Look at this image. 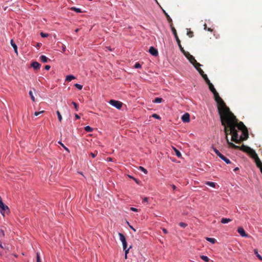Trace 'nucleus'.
<instances>
[{
	"instance_id": "f257e3e1",
	"label": "nucleus",
	"mask_w": 262,
	"mask_h": 262,
	"mask_svg": "<svg viewBox=\"0 0 262 262\" xmlns=\"http://www.w3.org/2000/svg\"><path fill=\"white\" fill-rule=\"evenodd\" d=\"M222 125L224 126V132L226 135V140L229 146L234 149H239L244 152L245 150L242 149L243 146H241L236 145L233 143L229 141L228 135H232L231 141L236 143L239 144L242 141L241 137H239L236 127L238 128V120L234 114L230 111V109L226 112L219 114Z\"/></svg>"
},
{
	"instance_id": "f03ea898",
	"label": "nucleus",
	"mask_w": 262,
	"mask_h": 262,
	"mask_svg": "<svg viewBox=\"0 0 262 262\" xmlns=\"http://www.w3.org/2000/svg\"><path fill=\"white\" fill-rule=\"evenodd\" d=\"M207 84L208 85L210 91L213 94L214 100L217 103L219 114H220L224 112H226L229 110V108L226 106L224 101L220 97L219 93L216 92L212 83L210 81L209 82L207 83Z\"/></svg>"
},
{
	"instance_id": "7ed1b4c3",
	"label": "nucleus",
	"mask_w": 262,
	"mask_h": 262,
	"mask_svg": "<svg viewBox=\"0 0 262 262\" xmlns=\"http://www.w3.org/2000/svg\"><path fill=\"white\" fill-rule=\"evenodd\" d=\"M238 129L242 131V134L240 136L242 141L247 140L249 137V134L247 128L242 122H238Z\"/></svg>"
},
{
	"instance_id": "20e7f679",
	"label": "nucleus",
	"mask_w": 262,
	"mask_h": 262,
	"mask_svg": "<svg viewBox=\"0 0 262 262\" xmlns=\"http://www.w3.org/2000/svg\"><path fill=\"white\" fill-rule=\"evenodd\" d=\"M170 28H171V31L172 32V33L173 34L174 37H175V38L177 40V42L178 43V45L180 48V49L181 50V51L183 53H184V49H183V48L182 47V45L181 44V41L179 39V37L178 36V34H177V31L176 30V29L174 28L173 26H172V24L170 25Z\"/></svg>"
},
{
	"instance_id": "39448f33",
	"label": "nucleus",
	"mask_w": 262,
	"mask_h": 262,
	"mask_svg": "<svg viewBox=\"0 0 262 262\" xmlns=\"http://www.w3.org/2000/svg\"><path fill=\"white\" fill-rule=\"evenodd\" d=\"M9 212V207L3 202L2 199L0 196V212L4 216L5 212Z\"/></svg>"
},
{
	"instance_id": "423d86ee",
	"label": "nucleus",
	"mask_w": 262,
	"mask_h": 262,
	"mask_svg": "<svg viewBox=\"0 0 262 262\" xmlns=\"http://www.w3.org/2000/svg\"><path fill=\"white\" fill-rule=\"evenodd\" d=\"M213 150L221 159H222L226 162V163L230 164L231 163L230 160L226 158L223 155L220 153V151L217 149L213 148Z\"/></svg>"
},
{
	"instance_id": "0eeeda50",
	"label": "nucleus",
	"mask_w": 262,
	"mask_h": 262,
	"mask_svg": "<svg viewBox=\"0 0 262 262\" xmlns=\"http://www.w3.org/2000/svg\"><path fill=\"white\" fill-rule=\"evenodd\" d=\"M110 104L119 110L122 107L123 104L121 102L115 100H111Z\"/></svg>"
},
{
	"instance_id": "6e6552de",
	"label": "nucleus",
	"mask_w": 262,
	"mask_h": 262,
	"mask_svg": "<svg viewBox=\"0 0 262 262\" xmlns=\"http://www.w3.org/2000/svg\"><path fill=\"white\" fill-rule=\"evenodd\" d=\"M118 234L120 237V240L121 241L122 243L123 250H125V249L127 248V242L126 241L125 237L121 233H119Z\"/></svg>"
},
{
	"instance_id": "1a4fd4ad",
	"label": "nucleus",
	"mask_w": 262,
	"mask_h": 262,
	"mask_svg": "<svg viewBox=\"0 0 262 262\" xmlns=\"http://www.w3.org/2000/svg\"><path fill=\"white\" fill-rule=\"evenodd\" d=\"M183 53L189 60V61L191 62V63L194 64V63L196 62V60L195 59L194 57L192 55H191L189 52L186 53L185 51H184V53Z\"/></svg>"
},
{
	"instance_id": "9d476101",
	"label": "nucleus",
	"mask_w": 262,
	"mask_h": 262,
	"mask_svg": "<svg viewBox=\"0 0 262 262\" xmlns=\"http://www.w3.org/2000/svg\"><path fill=\"white\" fill-rule=\"evenodd\" d=\"M238 233L243 237H248V234L245 232L244 229L242 227H238L237 229Z\"/></svg>"
},
{
	"instance_id": "9b49d317",
	"label": "nucleus",
	"mask_w": 262,
	"mask_h": 262,
	"mask_svg": "<svg viewBox=\"0 0 262 262\" xmlns=\"http://www.w3.org/2000/svg\"><path fill=\"white\" fill-rule=\"evenodd\" d=\"M149 52L154 56H157L158 55V50L153 47H150Z\"/></svg>"
},
{
	"instance_id": "f8f14e48",
	"label": "nucleus",
	"mask_w": 262,
	"mask_h": 262,
	"mask_svg": "<svg viewBox=\"0 0 262 262\" xmlns=\"http://www.w3.org/2000/svg\"><path fill=\"white\" fill-rule=\"evenodd\" d=\"M182 120L184 122H188L190 121V116L188 113L184 114L182 117Z\"/></svg>"
},
{
	"instance_id": "ddd939ff",
	"label": "nucleus",
	"mask_w": 262,
	"mask_h": 262,
	"mask_svg": "<svg viewBox=\"0 0 262 262\" xmlns=\"http://www.w3.org/2000/svg\"><path fill=\"white\" fill-rule=\"evenodd\" d=\"M40 66L41 64L37 61H34L31 63V67H33L35 70L39 69Z\"/></svg>"
},
{
	"instance_id": "4468645a",
	"label": "nucleus",
	"mask_w": 262,
	"mask_h": 262,
	"mask_svg": "<svg viewBox=\"0 0 262 262\" xmlns=\"http://www.w3.org/2000/svg\"><path fill=\"white\" fill-rule=\"evenodd\" d=\"M163 12L165 14V16H166V17L167 18V19L168 23L170 24V26L172 24V26H173L172 19L170 18L169 15L165 12V11L163 10Z\"/></svg>"
},
{
	"instance_id": "2eb2a0df",
	"label": "nucleus",
	"mask_w": 262,
	"mask_h": 262,
	"mask_svg": "<svg viewBox=\"0 0 262 262\" xmlns=\"http://www.w3.org/2000/svg\"><path fill=\"white\" fill-rule=\"evenodd\" d=\"M10 43H11L12 47L13 48L15 52L16 53V54H18L17 47L16 45L15 44V43L14 42L13 39L11 40Z\"/></svg>"
},
{
	"instance_id": "dca6fc26",
	"label": "nucleus",
	"mask_w": 262,
	"mask_h": 262,
	"mask_svg": "<svg viewBox=\"0 0 262 262\" xmlns=\"http://www.w3.org/2000/svg\"><path fill=\"white\" fill-rule=\"evenodd\" d=\"M40 59L43 63L47 62L49 60H50V59L45 55L40 56Z\"/></svg>"
},
{
	"instance_id": "f3484780",
	"label": "nucleus",
	"mask_w": 262,
	"mask_h": 262,
	"mask_svg": "<svg viewBox=\"0 0 262 262\" xmlns=\"http://www.w3.org/2000/svg\"><path fill=\"white\" fill-rule=\"evenodd\" d=\"M5 236V233H4V231L2 230V229H0V239H2L3 238H4ZM0 247L2 249L4 248L2 243L0 242Z\"/></svg>"
},
{
	"instance_id": "a211bd4d",
	"label": "nucleus",
	"mask_w": 262,
	"mask_h": 262,
	"mask_svg": "<svg viewBox=\"0 0 262 262\" xmlns=\"http://www.w3.org/2000/svg\"><path fill=\"white\" fill-rule=\"evenodd\" d=\"M205 184L211 187H213V188H215V186H216V183H214V182H209V181H207V182H205Z\"/></svg>"
},
{
	"instance_id": "6ab92c4d",
	"label": "nucleus",
	"mask_w": 262,
	"mask_h": 262,
	"mask_svg": "<svg viewBox=\"0 0 262 262\" xmlns=\"http://www.w3.org/2000/svg\"><path fill=\"white\" fill-rule=\"evenodd\" d=\"M75 79V77L74 76L70 75H68L66 77V81H67L68 82H70V81H71V80H72L73 79Z\"/></svg>"
},
{
	"instance_id": "aec40b11",
	"label": "nucleus",
	"mask_w": 262,
	"mask_h": 262,
	"mask_svg": "<svg viewBox=\"0 0 262 262\" xmlns=\"http://www.w3.org/2000/svg\"><path fill=\"white\" fill-rule=\"evenodd\" d=\"M230 221H231V220L230 219L222 218L221 221V222L222 224H226L228 223V222H230Z\"/></svg>"
},
{
	"instance_id": "412c9836",
	"label": "nucleus",
	"mask_w": 262,
	"mask_h": 262,
	"mask_svg": "<svg viewBox=\"0 0 262 262\" xmlns=\"http://www.w3.org/2000/svg\"><path fill=\"white\" fill-rule=\"evenodd\" d=\"M174 151H175V153H176V156L178 157V158H180L181 157L182 155H181V154L180 152V151L179 150H178L177 148H176L175 147H173Z\"/></svg>"
},
{
	"instance_id": "4be33fe9",
	"label": "nucleus",
	"mask_w": 262,
	"mask_h": 262,
	"mask_svg": "<svg viewBox=\"0 0 262 262\" xmlns=\"http://www.w3.org/2000/svg\"><path fill=\"white\" fill-rule=\"evenodd\" d=\"M254 254L256 255L257 257L260 260H262V256L259 255L258 253V251L257 249H254Z\"/></svg>"
},
{
	"instance_id": "5701e85b",
	"label": "nucleus",
	"mask_w": 262,
	"mask_h": 262,
	"mask_svg": "<svg viewBox=\"0 0 262 262\" xmlns=\"http://www.w3.org/2000/svg\"><path fill=\"white\" fill-rule=\"evenodd\" d=\"M206 240L212 244H214L216 242V239L214 238L207 237Z\"/></svg>"
},
{
	"instance_id": "b1692460",
	"label": "nucleus",
	"mask_w": 262,
	"mask_h": 262,
	"mask_svg": "<svg viewBox=\"0 0 262 262\" xmlns=\"http://www.w3.org/2000/svg\"><path fill=\"white\" fill-rule=\"evenodd\" d=\"M162 101H163V99L162 98L157 97V98H156L154 99V100L153 101V102H154V103H161V102H162Z\"/></svg>"
},
{
	"instance_id": "393cba45",
	"label": "nucleus",
	"mask_w": 262,
	"mask_h": 262,
	"mask_svg": "<svg viewBox=\"0 0 262 262\" xmlns=\"http://www.w3.org/2000/svg\"><path fill=\"white\" fill-rule=\"evenodd\" d=\"M187 35L189 37H192L193 36V32L192 31H190V29H187Z\"/></svg>"
},
{
	"instance_id": "a878e982",
	"label": "nucleus",
	"mask_w": 262,
	"mask_h": 262,
	"mask_svg": "<svg viewBox=\"0 0 262 262\" xmlns=\"http://www.w3.org/2000/svg\"><path fill=\"white\" fill-rule=\"evenodd\" d=\"M72 10H73L77 13H81L82 12L81 9L80 8H76V7H72L71 8Z\"/></svg>"
},
{
	"instance_id": "bb28decb",
	"label": "nucleus",
	"mask_w": 262,
	"mask_h": 262,
	"mask_svg": "<svg viewBox=\"0 0 262 262\" xmlns=\"http://www.w3.org/2000/svg\"><path fill=\"white\" fill-rule=\"evenodd\" d=\"M201 258L202 260H204L205 261H206V262H208V261H209V258H208L207 256H205V255H201Z\"/></svg>"
},
{
	"instance_id": "cd10ccee",
	"label": "nucleus",
	"mask_w": 262,
	"mask_h": 262,
	"mask_svg": "<svg viewBox=\"0 0 262 262\" xmlns=\"http://www.w3.org/2000/svg\"><path fill=\"white\" fill-rule=\"evenodd\" d=\"M202 77L203 78V79L205 80V82L207 83H208L210 82V80H209V79L207 77V76L206 74H204V75H203L202 76Z\"/></svg>"
},
{
	"instance_id": "c85d7f7f",
	"label": "nucleus",
	"mask_w": 262,
	"mask_h": 262,
	"mask_svg": "<svg viewBox=\"0 0 262 262\" xmlns=\"http://www.w3.org/2000/svg\"><path fill=\"white\" fill-rule=\"evenodd\" d=\"M56 113H57V115L58 116V120L59 121V122H61L62 118L61 115L60 114V113L59 112V111H57L56 112Z\"/></svg>"
},
{
	"instance_id": "c756f323",
	"label": "nucleus",
	"mask_w": 262,
	"mask_h": 262,
	"mask_svg": "<svg viewBox=\"0 0 262 262\" xmlns=\"http://www.w3.org/2000/svg\"><path fill=\"white\" fill-rule=\"evenodd\" d=\"M29 95H30L32 100L33 102H35V97H34V96L33 95V92L32 91H30V92H29Z\"/></svg>"
},
{
	"instance_id": "7c9ffc66",
	"label": "nucleus",
	"mask_w": 262,
	"mask_h": 262,
	"mask_svg": "<svg viewBox=\"0 0 262 262\" xmlns=\"http://www.w3.org/2000/svg\"><path fill=\"white\" fill-rule=\"evenodd\" d=\"M84 129L87 132H91L93 130V129L92 127H91L90 126H85L84 127Z\"/></svg>"
},
{
	"instance_id": "2f4dec72",
	"label": "nucleus",
	"mask_w": 262,
	"mask_h": 262,
	"mask_svg": "<svg viewBox=\"0 0 262 262\" xmlns=\"http://www.w3.org/2000/svg\"><path fill=\"white\" fill-rule=\"evenodd\" d=\"M193 65L196 69L200 68V67L201 66V64L200 63H199V62H198L196 61V62L194 63V64H193Z\"/></svg>"
},
{
	"instance_id": "473e14b6",
	"label": "nucleus",
	"mask_w": 262,
	"mask_h": 262,
	"mask_svg": "<svg viewBox=\"0 0 262 262\" xmlns=\"http://www.w3.org/2000/svg\"><path fill=\"white\" fill-rule=\"evenodd\" d=\"M131 248H132V246H130L129 247V248H128V249H127V248H126V249H125V250H124L125 251V258H127V253H128V252H129V249H130Z\"/></svg>"
},
{
	"instance_id": "72a5a7b5",
	"label": "nucleus",
	"mask_w": 262,
	"mask_h": 262,
	"mask_svg": "<svg viewBox=\"0 0 262 262\" xmlns=\"http://www.w3.org/2000/svg\"><path fill=\"white\" fill-rule=\"evenodd\" d=\"M74 86L79 90H81L82 89L83 86L79 84L76 83L74 85Z\"/></svg>"
},
{
	"instance_id": "f704fd0d",
	"label": "nucleus",
	"mask_w": 262,
	"mask_h": 262,
	"mask_svg": "<svg viewBox=\"0 0 262 262\" xmlns=\"http://www.w3.org/2000/svg\"><path fill=\"white\" fill-rule=\"evenodd\" d=\"M139 169L142 171H143L144 173L146 174L147 173V170L144 168V167H142V166H140L139 167Z\"/></svg>"
},
{
	"instance_id": "c9c22d12",
	"label": "nucleus",
	"mask_w": 262,
	"mask_h": 262,
	"mask_svg": "<svg viewBox=\"0 0 262 262\" xmlns=\"http://www.w3.org/2000/svg\"><path fill=\"white\" fill-rule=\"evenodd\" d=\"M179 225H180L181 227H182V228H185L186 227H187V224H186V223H183V222H181V223H179Z\"/></svg>"
},
{
	"instance_id": "e433bc0d",
	"label": "nucleus",
	"mask_w": 262,
	"mask_h": 262,
	"mask_svg": "<svg viewBox=\"0 0 262 262\" xmlns=\"http://www.w3.org/2000/svg\"><path fill=\"white\" fill-rule=\"evenodd\" d=\"M72 104L74 106L76 111H77L78 110V104L75 102H72Z\"/></svg>"
},
{
	"instance_id": "4c0bfd02",
	"label": "nucleus",
	"mask_w": 262,
	"mask_h": 262,
	"mask_svg": "<svg viewBox=\"0 0 262 262\" xmlns=\"http://www.w3.org/2000/svg\"><path fill=\"white\" fill-rule=\"evenodd\" d=\"M152 117L154 118H156V119H161V117H160V116H159L158 115L156 114H154L152 115Z\"/></svg>"
},
{
	"instance_id": "58836bf2",
	"label": "nucleus",
	"mask_w": 262,
	"mask_h": 262,
	"mask_svg": "<svg viewBox=\"0 0 262 262\" xmlns=\"http://www.w3.org/2000/svg\"><path fill=\"white\" fill-rule=\"evenodd\" d=\"M196 70L199 72V73L201 74V76H202L203 75H204L205 74L204 71L200 68Z\"/></svg>"
},
{
	"instance_id": "ea45409f",
	"label": "nucleus",
	"mask_w": 262,
	"mask_h": 262,
	"mask_svg": "<svg viewBox=\"0 0 262 262\" xmlns=\"http://www.w3.org/2000/svg\"><path fill=\"white\" fill-rule=\"evenodd\" d=\"M141 67V66L139 62L136 63L134 66V68L136 69L140 68Z\"/></svg>"
},
{
	"instance_id": "a19ab883",
	"label": "nucleus",
	"mask_w": 262,
	"mask_h": 262,
	"mask_svg": "<svg viewBox=\"0 0 262 262\" xmlns=\"http://www.w3.org/2000/svg\"><path fill=\"white\" fill-rule=\"evenodd\" d=\"M43 112H44V111H40V112H35L34 113V116H38L39 115H40V114H41L43 113Z\"/></svg>"
},
{
	"instance_id": "79ce46f5",
	"label": "nucleus",
	"mask_w": 262,
	"mask_h": 262,
	"mask_svg": "<svg viewBox=\"0 0 262 262\" xmlns=\"http://www.w3.org/2000/svg\"><path fill=\"white\" fill-rule=\"evenodd\" d=\"M40 35L42 37H47L49 36V34L47 33H44L43 32H41Z\"/></svg>"
},
{
	"instance_id": "37998d69",
	"label": "nucleus",
	"mask_w": 262,
	"mask_h": 262,
	"mask_svg": "<svg viewBox=\"0 0 262 262\" xmlns=\"http://www.w3.org/2000/svg\"><path fill=\"white\" fill-rule=\"evenodd\" d=\"M67 151H68V152H70L69 149L68 148H67L61 142H58Z\"/></svg>"
},
{
	"instance_id": "c03bdc74",
	"label": "nucleus",
	"mask_w": 262,
	"mask_h": 262,
	"mask_svg": "<svg viewBox=\"0 0 262 262\" xmlns=\"http://www.w3.org/2000/svg\"><path fill=\"white\" fill-rule=\"evenodd\" d=\"M97 153H98V152H97V151H96V152H94V153H93V152H91V153L90 154V155H91V156L94 158H95V157L96 156V155H97Z\"/></svg>"
},
{
	"instance_id": "a18cd8bd",
	"label": "nucleus",
	"mask_w": 262,
	"mask_h": 262,
	"mask_svg": "<svg viewBox=\"0 0 262 262\" xmlns=\"http://www.w3.org/2000/svg\"><path fill=\"white\" fill-rule=\"evenodd\" d=\"M36 261L37 260H41L40 259V256H39V254L38 253H37V255H36Z\"/></svg>"
},
{
	"instance_id": "49530a36",
	"label": "nucleus",
	"mask_w": 262,
	"mask_h": 262,
	"mask_svg": "<svg viewBox=\"0 0 262 262\" xmlns=\"http://www.w3.org/2000/svg\"><path fill=\"white\" fill-rule=\"evenodd\" d=\"M130 210L133 211H135V212H137L138 211V209L136 208H134V207H131L130 208Z\"/></svg>"
},
{
	"instance_id": "de8ad7c7",
	"label": "nucleus",
	"mask_w": 262,
	"mask_h": 262,
	"mask_svg": "<svg viewBox=\"0 0 262 262\" xmlns=\"http://www.w3.org/2000/svg\"><path fill=\"white\" fill-rule=\"evenodd\" d=\"M45 69L46 70H49L50 69V66L49 65H46L45 67Z\"/></svg>"
},
{
	"instance_id": "09e8293b",
	"label": "nucleus",
	"mask_w": 262,
	"mask_h": 262,
	"mask_svg": "<svg viewBox=\"0 0 262 262\" xmlns=\"http://www.w3.org/2000/svg\"><path fill=\"white\" fill-rule=\"evenodd\" d=\"M130 177L131 178H132L134 180H135V182H136L137 183L139 184V181H138L136 179H135V178H133V177Z\"/></svg>"
},
{
	"instance_id": "8fccbe9b",
	"label": "nucleus",
	"mask_w": 262,
	"mask_h": 262,
	"mask_svg": "<svg viewBox=\"0 0 262 262\" xmlns=\"http://www.w3.org/2000/svg\"><path fill=\"white\" fill-rule=\"evenodd\" d=\"M162 230H163V232H164V233H165V234H167V233H168V232H167V230H166V229H165V228H163V229H162Z\"/></svg>"
},
{
	"instance_id": "3c124183",
	"label": "nucleus",
	"mask_w": 262,
	"mask_h": 262,
	"mask_svg": "<svg viewBox=\"0 0 262 262\" xmlns=\"http://www.w3.org/2000/svg\"><path fill=\"white\" fill-rule=\"evenodd\" d=\"M75 118L77 119H79L80 118V116L78 115V114H75Z\"/></svg>"
},
{
	"instance_id": "603ef678",
	"label": "nucleus",
	"mask_w": 262,
	"mask_h": 262,
	"mask_svg": "<svg viewBox=\"0 0 262 262\" xmlns=\"http://www.w3.org/2000/svg\"><path fill=\"white\" fill-rule=\"evenodd\" d=\"M66 48L65 46L62 47V51L64 52L66 51Z\"/></svg>"
},
{
	"instance_id": "864d4df0",
	"label": "nucleus",
	"mask_w": 262,
	"mask_h": 262,
	"mask_svg": "<svg viewBox=\"0 0 262 262\" xmlns=\"http://www.w3.org/2000/svg\"><path fill=\"white\" fill-rule=\"evenodd\" d=\"M148 198H144L143 200V202H147Z\"/></svg>"
},
{
	"instance_id": "5fc2aeb1",
	"label": "nucleus",
	"mask_w": 262,
	"mask_h": 262,
	"mask_svg": "<svg viewBox=\"0 0 262 262\" xmlns=\"http://www.w3.org/2000/svg\"><path fill=\"white\" fill-rule=\"evenodd\" d=\"M171 186H172V189H173V190H175V189H176V186L174 185H171Z\"/></svg>"
},
{
	"instance_id": "6e6d98bb",
	"label": "nucleus",
	"mask_w": 262,
	"mask_h": 262,
	"mask_svg": "<svg viewBox=\"0 0 262 262\" xmlns=\"http://www.w3.org/2000/svg\"><path fill=\"white\" fill-rule=\"evenodd\" d=\"M207 30H208V31L211 32H212V31H213V30H212V29L210 28H208V29H207Z\"/></svg>"
},
{
	"instance_id": "4d7b16f0",
	"label": "nucleus",
	"mask_w": 262,
	"mask_h": 262,
	"mask_svg": "<svg viewBox=\"0 0 262 262\" xmlns=\"http://www.w3.org/2000/svg\"><path fill=\"white\" fill-rule=\"evenodd\" d=\"M129 227L133 230H134L135 232L136 231V229L134 228L132 226H129Z\"/></svg>"
},
{
	"instance_id": "13d9d810",
	"label": "nucleus",
	"mask_w": 262,
	"mask_h": 262,
	"mask_svg": "<svg viewBox=\"0 0 262 262\" xmlns=\"http://www.w3.org/2000/svg\"><path fill=\"white\" fill-rule=\"evenodd\" d=\"M238 169H239V168H238V167H236V168H235L234 169V171H236L238 170Z\"/></svg>"
},
{
	"instance_id": "bf43d9fd",
	"label": "nucleus",
	"mask_w": 262,
	"mask_h": 262,
	"mask_svg": "<svg viewBox=\"0 0 262 262\" xmlns=\"http://www.w3.org/2000/svg\"><path fill=\"white\" fill-rule=\"evenodd\" d=\"M40 46H41V44H40V43H37V47H38V48H39V47H40Z\"/></svg>"
},
{
	"instance_id": "052dcab7",
	"label": "nucleus",
	"mask_w": 262,
	"mask_h": 262,
	"mask_svg": "<svg viewBox=\"0 0 262 262\" xmlns=\"http://www.w3.org/2000/svg\"><path fill=\"white\" fill-rule=\"evenodd\" d=\"M78 31H79V29H77L75 30V31L76 33H77L78 32Z\"/></svg>"
},
{
	"instance_id": "680f3d73",
	"label": "nucleus",
	"mask_w": 262,
	"mask_h": 262,
	"mask_svg": "<svg viewBox=\"0 0 262 262\" xmlns=\"http://www.w3.org/2000/svg\"><path fill=\"white\" fill-rule=\"evenodd\" d=\"M107 48L108 49V50H109L112 51V50H111V49L110 48V47H108V48Z\"/></svg>"
},
{
	"instance_id": "e2e57ef3",
	"label": "nucleus",
	"mask_w": 262,
	"mask_h": 262,
	"mask_svg": "<svg viewBox=\"0 0 262 262\" xmlns=\"http://www.w3.org/2000/svg\"><path fill=\"white\" fill-rule=\"evenodd\" d=\"M36 262H41V260H37V261H36Z\"/></svg>"
},
{
	"instance_id": "0e129e2a",
	"label": "nucleus",
	"mask_w": 262,
	"mask_h": 262,
	"mask_svg": "<svg viewBox=\"0 0 262 262\" xmlns=\"http://www.w3.org/2000/svg\"><path fill=\"white\" fill-rule=\"evenodd\" d=\"M204 27H205V29H206V24L204 25Z\"/></svg>"
},
{
	"instance_id": "69168bd1",
	"label": "nucleus",
	"mask_w": 262,
	"mask_h": 262,
	"mask_svg": "<svg viewBox=\"0 0 262 262\" xmlns=\"http://www.w3.org/2000/svg\"><path fill=\"white\" fill-rule=\"evenodd\" d=\"M108 159H109V161H111L112 160L111 158H109Z\"/></svg>"
},
{
	"instance_id": "338daca9",
	"label": "nucleus",
	"mask_w": 262,
	"mask_h": 262,
	"mask_svg": "<svg viewBox=\"0 0 262 262\" xmlns=\"http://www.w3.org/2000/svg\"><path fill=\"white\" fill-rule=\"evenodd\" d=\"M155 1H156V2H157V0H155Z\"/></svg>"
}]
</instances>
